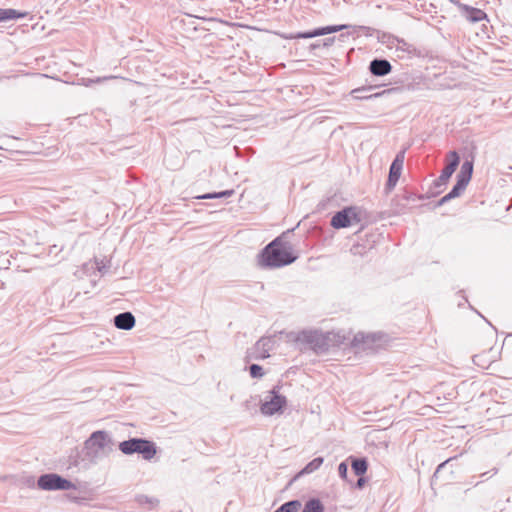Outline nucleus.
Wrapping results in <instances>:
<instances>
[{"label":"nucleus","instance_id":"obj_1","mask_svg":"<svg viewBox=\"0 0 512 512\" xmlns=\"http://www.w3.org/2000/svg\"><path fill=\"white\" fill-rule=\"evenodd\" d=\"M257 258L260 267L274 269L290 265L298 257L293 253L292 245L278 236L260 251Z\"/></svg>","mask_w":512,"mask_h":512},{"label":"nucleus","instance_id":"obj_2","mask_svg":"<svg viewBox=\"0 0 512 512\" xmlns=\"http://www.w3.org/2000/svg\"><path fill=\"white\" fill-rule=\"evenodd\" d=\"M112 445L113 442L109 433L104 430H97L85 440L83 451L85 457L91 463H97L111 452Z\"/></svg>","mask_w":512,"mask_h":512},{"label":"nucleus","instance_id":"obj_3","mask_svg":"<svg viewBox=\"0 0 512 512\" xmlns=\"http://www.w3.org/2000/svg\"><path fill=\"white\" fill-rule=\"evenodd\" d=\"M460 155L457 151H449L445 156V167L441 171V174L436 178L431 186L429 187L430 196L436 197L442 193L449 182L451 176L456 171L460 164Z\"/></svg>","mask_w":512,"mask_h":512},{"label":"nucleus","instance_id":"obj_4","mask_svg":"<svg viewBox=\"0 0 512 512\" xmlns=\"http://www.w3.org/2000/svg\"><path fill=\"white\" fill-rule=\"evenodd\" d=\"M119 450L125 455L140 454L145 460H151L157 453V447L153 441L138 437L120 442Z\"/></svg>","mask_w":512,"mask_h":512},{"label":"nucleus","instance_id":"obj_5","mask_svg":"<svg viewBox=\"0 0 512 512\" xmlns=\"http://www.w3.org/2000/svg\"><path fill=\"white\" fill-rule=\"evenodd\" d=\"M280 386L275 385L265 397L260 401V412L264 416H273L282 414L287 406V398L280 394Z\"/></svg>","mask_w":512,"mask_h":512},{"label":"nucleus","instance_id":"obj_6","mask_svg":"<svg viewBox=\"0 0 512 512\" xmlns=\"http://www.w3.org/2000/svg\"><path fill=\"white\" fill-rule=\"evenodd\" d=\"M364 211L357 206H347L337 211L330 220L334 229H342L358 224L363 219Z\"/></svg>","mask_w":512,"mask_h":512},{"label":"nucleus","instance_id":"obj_7","mask_svg":"<svg viewBox=\"0 0 512 512\" xmlns=\"http://www.w3.org/2000/svg\"><path fill=\"white\" fill-rule=\"evenodd\" d=\"M297 342L305 343L316 353L329 350V337L318 330H303L296 337Z\"/></svg>","mask_w":512,"mask_h":512},{"label":"nucleus","instance_id":"obj_8","mask_svg":"<svg viewBox=\"0 0 512 512\" xmlns=\"http://www.w3.org/2000/svg\"><path fill=\"white\" fill-rule=\"evenodd\" d=\"M37 486L44 491H67L76 489L74 483L57 473H45L40 475L37 479Z\"/></svg>","mask_w":512,"mask_h":512},{"label":"nucleus","instance_id":"obj_9","mask_svg":"<svg viewBox=\"0 0 512 512\" xmlns=\"http://www.w3.org/2000/svg\"><path fill=\"white\" fill-rule=\"evenodd\" d=\"M405 159V150L399 151L395 158L393 159L390 167H389V173H388V179L385 184L384 191L386 194H389L392 192V190L397 185V182L399 181L403 169Z\"/></svg>","mask_w":512,"mask_h":512},{"label":"nucleus","instance_id":"obj_10","mask_svg":"<svg viewBox=\"0 0 512 512\" xmlns=\"http://www.w3.org/2000/svg\"><path fill=\"white\" fill-rule=\"evenodd\" d=\"M349 25H328L324 27H318L310 31L298 32L289 36V39H310L318 36L328 35L339 32L341 30L349 28Z\"/></svg>","mask_w":512,"mask_h":512},{"label":"nucleus","instance_id":"obj_11","mask_svg":"<svg viewBox=\"0 0 512 512\" xmlns=\"http://www.w3.org/2000/svg\"><path fill=\"white\" fill-rule=\"evenodd\" d=\"M378 87H379L378 85H366V86H362V87L353 89L350 94L354 99H357V100H370V99L382 97L384 95L392 94L395 91L399 90V88H389V89L382 90L380 92L367 94L368 92H371Z\"/></svg>","mask_w":512,"mask_h":512},{"label":"nucleus","instance_id":"obj_12","mask_svg":"<svg viewBox=\"0 0 512 512\" xmlns=\"http://www.w3.org/2000/svg\"><path fill=\"white\" fill-rule=\"evenodd\" d=\"M454 5L459 9L461 15L471 23H478L483 20H488L486 12L479 8L469 6L460 1H455Z\"/></svg>","mask_w":512,"mask_h":512},{"label":"nucleus","instance_id":"obj_13","mask_svg":"<svg viewBox=\"0 0 512 512\" xmlns=\"http://www.w3.org/2000/svg\"><path fill=\"white\" fill-rule=\"evenodd\" d=\"M388 44L395 47L396 52L406 53L409 58L420 57L421 52L413 45L402 38L388 35Z\"/></svg>","mask_w":512,"mask_h":512},{"label":"nucleus","instance_id":"obj_14","mask_svg":"<svg viewBox=\"0 0 512 512\" xmlns=\"http://www.w3.org/2000/svg\"><path fill=\"white\" fill-rule=\"evenodd\" d=\"M391 63L385 58H374L370 61L368 70L371 75L376 77H383L392 72Z\"/></svg>","mask_w":512,"mask_h":512},{"label":"nucleus","instance_id":"obj_15","mask_svg":"<svg viewBox=\"0 0 512 512\" xmlns=\"http://www.w3.org/2000/svg\"><path fill=\"white\" fill-rule=\"evenodd\" d=\"M114 326L120 330H131L136 324L135 316L129 312H121L113 318Z\"/></svg>","mask_w":512,"mask_h":512},{"label":"nucleus","instance_id":"obj_16","mask_svg":"<svg viewBox=\"0 0 512 512\" xmlns=\"http://www.w3.org/2000/svg\"><path fill=\"white\" fill-rule=\"evenodd\" d=\"M376 342V336L375 334H364V333H357L353 340H352V346L355 348H362L365 349H371L372 345Z\"/></svg>","mask_w":512,"mask_h":512},{"label":"nucleus","instance_id":"obj_17","mask_svg":"<svg viewBox=\"0 0 512 512\" xmlns=\"http://www.w3.org/2000/svg\"><path fill=\"white\" fill-rule=\"evenodd\" d=\"M404 76H405L404 80L395 81L396 84L397 83H401L402 84L401 87H398L399 91L400 90L416 91V90H421L422 89V85H423L422 77H420V76L411 77L408 74H405ZM396 92H398V90Z\"/></svg>","mask_w":512,"mask_h":512},{"label":"nucleus","instance_id":"obj_18","mask_svg":"<svg viewBox=\"0 0 512 512\" xmlns=\"http://www.w3.org/2000/svg\"><path fill=\"white\" fill-rule=\"evenodd\" d=\"M273 341L269 337L260 338L256 344L255 349L258 352L256 359H266L270 356L269 351L272 349Z\"/></svg>","mask_w":512,"mask_h":512},{"label":"nucleus","instance_id":"obj_19","mask_svg":"<svg viewBox=\"0 0 512 512\" xmlns=\"http://www.w3.org/2000/svg\"><path fill=\"white\" fill-rule=\"evenodd\" d=\"M474 159H465L461 165L460 171L456 176V179L462 180L469 184L473 175Z\"/></svg>","mask_w":512,"mask_h":512},{"label":"nucleus","instance_id":"obj_20","mask_svg":"<svg viewBox=\"0 0 512 512\" xmlns=\"http://www.w3.org/2000/svg\"><path fill=\"white\" fill-rule=\"evenodd\" d=\"M324 462V458L319 456L307 463L292 479V481L304 476L311 474L318 470Z\"/></svg>","mask_w":512,"mask_h":512},{"label":"nucleus","instance_id":"obj_21","mask_svg":"<svg viewBox=\"0 0 512 512\" xmlns=\"http://www.w3.org/2000/svg\"><path fill=\"white\" fill-rule=\"evenodd\" d=\"M352 471L356 476H364L368 469V461L364 457H350Z\"/></svg>","mask_w":512,"mask_h":512},{"label":"nucleus","instance_id":"obj_22","mask_svg":"<svg viewBox=\"0 0 512 512\" xmlns=\"http://www.w3.org/2000/svg\"><path fill=\"white\" fill-rule=\"evenodd\" d=\"M27 15V12H20L12 8H0V22L25 18Z\"/></svg>","mask_w":512,"mask_h":512},{"label":"nucleus","instance_id":"obj_23","mask_svg":"<svg viewBox=\"0 0 512 512\" xmlns=\"http://www.w3.org/2000/svg\"><path fill=\"white\" fill-rule=\"evenodd\" d=\"M325 507L319 498H310L304 504L302 512H324Z\"/></svg>","mask_w":512,"mask_h":512},{"label":"nucleus","instance_id":"obj_24","mask_svg":"<svg viewBox=\"0 0 512 512\" xmlns=\"http://www.w3.org/2000/svg\"><path fill=\"white\" fill-rule=\"evenodd\" d=\"M135 501L139 505H148L149 509H154L159 505V499L150 497L144 494H138L135 496Z\"/></svg>","mask_w":512,"mask_h":512},{"label":"nucleus","instance_id":"obj_25","mask_svg":"<svg viewBox=\"0 0 512 512\" xmlns=\"http://www.w3.org/2000/svg\"><path fill=\"white\" fill-rule=\"evenodd\" d=\"M300 507V500L294 499L283 503L274 512H298Z\"/></svg>","mask_w":512,"mask_h":512},{"label":"nucleus","instance_id":"obj_26","mask_svg":"<svg viewBox=\"0 0 512 512\" xmlns=\"http://www.w3.org/2000/svg\"><path fill=\"white\" fill-rule=\"evenodd\" d=\"M467 186H468V183H466L462 180L456 179V183L454 184V186L448 193L450 194V196L453 199L457 198V197L461 196V194L465 191Z\"/></svg>","mask_w":512,"mask_h":512},{"label":"nucleus","instance_id":"obj_27","mask_svg":"<svg viewBox=\"0 0 512 512\" xmlns=\"http://www.w3.org/2000/svg\"><path fill=\"white\" fill-rule=\"evenodd\" d=\"M432 196H430V193L429 191L426 193V194H416L414 192H410V191H404V193L402 194V198L408 202H415L416 200H425V199H428V198H431Z\"/></svg>","mask_w":512,"mask_h":512},{"label":"nucleus","instance_id":"obj_28","mask_svg":"<svg viewBox=\"0 0 512 512\" xmlns=\"http://www.w3.org/2000/svg\"><path fill=\"white\" fill-rule=\"evenodd\" d=\"M456 459H457V456H455V457H450V458H448L447 460H445L444 462L440 463V464L437 466V468H436V470H435V472H434V474H433V476H432V483H433L434 481H437L439 478H441V473H442V471H443L444 469H446V468L448 467V465H449L452 461H454V460H456Z\"/></svg>","mask_w":512,"mask_h":512},{"label":"nucleus","instance_id":"obj_29","mask_svg":"<svg viewBox=\"0 0 512 512\" xmlns=\"http://www.w3.org/2000/svg\"><path fill=\"white\" fill-rule=\"evenodd\" d=\"M248 370L252 378H261L264 375L263 367L259 364H251Z\"/></svg>","mask_w":512,"mask_h":512},{"label":"nucleus","instance_id":"obj_30","mask_svg":"<svg viewBox=\"0 0 512 512\" xmlns=\"http://www.w3.org/2000/svg\"><path fill=\"white\" fill-rule=\"evenodd\" d=\"M338 474L340 476V478L346 480L347 479V474H348V465L346 462H341L339 465H338Z\"/></svg>","mask_w":512,"mask_h":512},{"label":"nucleus","instance_id":"obj_31","mask_svg":"<svg viewBox=\"0 0 512 512\" xmlns=\"http://www.w3.org/2000/svg\"><path fill=\"white\" fill-rule=\"evenodd\" d=\"M453 198L450 196L449 193H447L445 196H443L442 198H440L435 204H434V208H438L440 206H443L444 204L448 203L449 201H451Z\"/></svg>","mask_w":512,"mask_h":512},{"label":"nucleus","instance_id":"obj_32","mask_svg":"<svg viewBox=\"0 0 512 512\" xmlns=\"http://www.w3.org/2000/svg\"><path fill=\"white\" fill-rule=\"evenodd\" d=\"M364 249H365L364 246H362L360 244H356L351 247L350 251L353 255H363Z\"/></svg>","mask_w":512,"mask_h":512},{"label":"nucleus","instance_id":"obj_33","mask_svg":"<svg viewBox=\"0 0 512 512\" xmlns=\"http://www.w3.org/2000/svg\"><path fill=\"white\" fill-rule=\"evenodd\" d=\"M358 29L362 31L366 36H372L376 30L368 26H358Z\"/></svg>","mask_w":512,"mask_h":512},{"label":"nucleus","instance_id":"obj_34","mask_svg":"<svg viewBox=\"0 0 512 512\" xmlns=\"http://www.w3.org/2000/svg\"><path fill=\"white\" fill-rule=\"evenodd\" d=\"M96 266H97V270L100 272V273H105L107 271V269L109 268L104 260H101V261H96Z\"/></svg>","mask_w":512,"mask_h":512},{"label":"nucleus","instance_id":"obj_35","mask_svg":"<svg viewBox=\"0 0 512 512\" xmlns=\"http://www.w3.org/2000/svg\"><path fill=\"white\" fill-rule=\"evenodd\" d=\"M197 198L198 199H217L219 197H218V192H211V193H206V194L200 195Z\"/></svg>","mask_w":512,"mask_h":512},{"label":"nucleus","instance_id":"obj_36","mask_svg":"<svg viewBox=\"0 0 512 512\" xmlns=\"http://www.w3.org/2000/svg\"><path fill=\"white\" fill-rule=\"evenodd\" d=\"M359 478L357 479L354 487L357 488V489H362L366 483V478L364 476H358Z\"/></svg>","mask_w":512,"mask_h":512},{"label":"nucleus","instance_id":"obj_37","mask_svg":"<svg viewBox=\"0 0 512 512\" xmlns=\"http://www.w3.org/2000/svg\"><path fill=\"white\" fill-rule=\"evenodd\" d=\"M234 194V190H223V191H220L218 192V197L219 198H228L230 196H232Z\"/></svg>","mask_w":512,"mask_h":512},{"label":"nucleus","instance_id":"obj_38","mask_svg":"<svg viewBox=\"0 0 512 512\" xmlns=\"http://www.w3.org/2000/svg\"><path fill=\"white\" fill-rule=\"evenodd\" d=\"M78 458H79V453L78 452L76 453L75 456L70 455V457H69L70 465L78 466L79 465Z\"/></svg>","mask_w":512,"mask_h":512},{"label":"nucleus","instance_id":"obj_39","mask_svg":"<svg viewBox=\"0 0 512 512\" xmlns=\"http://www.w3.org/2000/svg\"><path fill=\"white\" fill-rule=\"evenodd\" d=\"M334 41H335V37H328L323 40L322 46L328 47V46L332 45L334 43Z\"/></svg>","mask_w":512,"mask_h":512},{"label":"nucleus","instance_id":"obj_40","mask_svg":"<svg viewBox=\"0 0 512 512\" xmlns=\"http://www.w3.org/2000/svg\"><path fill=\"white\" fill-rule=\"evenodd\" d=\"M244 406H245V408H246L247 410H250V407H251L250 400H246V401L244 402Z\"/></svg>","mask_w":512,"mask_h":512},{"label":"nucleus","instance_id":"obj_41","mask_svg":"<svg viewBox=\"0 0 512 512\" xmlns=\"http://www.w3.org/2000/svg\"><path fill=\"white\" fill-rule=\"evenodd\" d=\"M310 47H311V49H316V48L321 47V44L320 43H313V44H311Z\"/></svg>","mask_w":512,"mask_h":512},{"label":"nucleus","instance_id":"obj_42","mask_svg":"<svg viewBox=\"0 0 512 512\" xmlns=\"http://www.w3.org/2000/svg\"><path fill=\"white\" fill-rule=\"evenodd\" d=\"M477 314L483 318L485 320V322H487L490 326H492V324L488 321V319H486L480 312H477Z\"/></svg>","mask_w":512,"mask_h":512},{"label":"nucleus","instance_id":"obj_43","mask_svg":"<svg viewBox=\"0 0 512 512\" xmlns=\"http://www.w3.org/2000/svg\"><path fill=\"white\" fill-rule=\"evenodd\" d=\"M492 471H493V475H495V474H497L498 469L497 468H493Z\"/></svg>","mask_w":512,"mask_h":512},{"label":"nucleus","instance_id":"obj_44","mask_svg":"<svg viewBox=\"0 0 512 512\" xmlns=\"http://www.w3.org/2000/svg\"><path fill=\"white\" fill-rule=\"evenodd\" d=\"M489 472H484L482 474H480V477H485Z\"/></svg>","mask_w":512,"mask_h":512},{"label":"nucleus","instance_id":"obj_45","mask_svg":"<svg viewBox=\"0 0 512 512\" xmlns=\"http://www.w3.org/2000/svg\"><path fill=\"white\" fill-rule=\"evenodd\" d=\"M450 1L454 4V2H455L456 0H450Z\"/></svg>","mask_w":512,"mask_h":512}]
</instances>
